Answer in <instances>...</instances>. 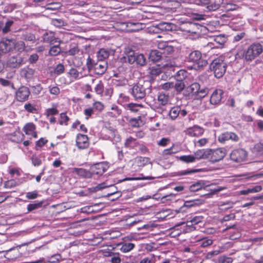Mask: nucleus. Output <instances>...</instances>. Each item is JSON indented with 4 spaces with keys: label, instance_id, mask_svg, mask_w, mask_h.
Returning <instances> with one entry per match:
<instances>
[{
    "label": "nucleus",
    "instance_id": "cd10ccee",
    "mask_svg": "<svg viewBox=\"0 0 263 263\" xmlns=\"http://www.w3.org/2000/svg\"><path fill=\"white\" fill-rule=\"evenodd\" d=\"M138 145V143L136 139L132 137L127 138L124 142L125 147L129 149L134 148L137 147Z\"/></svg>",
    "mask_w": 263,
    "mask_h": 263
},
{
    "label": "nucleus",
    "instance_id": "f257e3e1",
    "mask_svg": "<svg viewBox=\"0 0 263 263\" xmlns=\"http://www.w3.org/2000/svg\"><path fill=\"white\" fill-rule=\"evenodd\" d=\"M185 61L192 63L190 69L196 70L203 69L208 64V61L203 58L201 52L198 50L189 51L185 57Z\"/></svg>",
    "mask_w": 263,
    "mask_h": 263
},
{
    "label": "nucleus",
    "instance_id": "13d9d810",
    "mask_svg": "<svg viewBox=\"0 0 263 263\" xmlns=\"http://www.w3.org/2000/svg\"><path fill=\"white\" fill-rule=\"evenodd\" d=\"M228 132H224L221 134L218 137V140L219 142L224 143L227 141L229 140Z\"/></svg>",
    "mask_w": 263,
    "mask_h": 263
},
{
    "label": "nucleus",
    "instance_id": "9b49d317",
    "mask_svg": "<svg viewBox=\"0 0 263 263\" xmlns=\"http://www.w3.org/2000/svg\"><path fill=\"white\" fill-rule=\"evenodd\" d=\"M247 157V152L242 148L234 149L230 154L231 159L236 162L245 161Z\"/></svg>",
    "mask_w": 263,
    "mask_h": 263
},
{
    "label": "nucleus",
    "instance_id": "5701e85b",
    "mask_svg": "<svg viewBox=\"0 0 263 263\" xmlns=\"http://www.w3.org/2000/svg\"><path fill=\"white\" fill-rule=\"evenodd\" d=\"M71 172L73 174H76L81 177L91 178L90 170L88 171L82 168L74 167L71 168Z\"/></svg>",
    "mask_w": 263,
    "mask_h": 263
},
{
    "label": "nucleus",
    "instance_id": "dca6fc26",
    "mask_svg": "<svg viewBox=\"0 0 263 263\" xmlns=\"http://www.w3.org/2000/svg\"><path fill=\"white\" fill-rule=\"evenodd\" d=\"M30 90L26 86H22L15 92V98L19 102H24L28 99L30 95Z\"/></svg>",
    "mask_w": 263,
    "mask_h": 263
},
{
    "label": "nucleus",
    "instance_id": "ea45409f",
    "mask_svg": "<svg viewBox=\"0 0 263 263\" xmlns=\"http://www.w3.org/2000/svg\"><path fill=\"white\" fill-rule=\"evenodd\" d=\"M135 245L131 242L124 243L121 247L120 250L123 253H127L134 249Z\"/></svg>",
    "mask_w": 263,
    "mask_h": 263
},
{
    "label": "nucleus",
    "instance_id": "de8ad7c7",
    "mask_svg": "<svg viewBox=\"0 0 263 263\" xmlns=\"http://www.w3.org/2000/svg\"><path fill=\"white\" fill-rule=\"evenodd\" d=\"M174 88L177 92H181L182 91L185 87L184 83L183 81H176L175 83L173 82Z\"/></svg>",
    "mask_w": 263,
    "mask_h": 263
},
{
    "label": "nucleus",
    "instance_id": "052dcab7",
    "mask_svg": "<svg viewBox=\"0 0 263 263\" xmlns=\"http://www.w3.org/2000/svg\"><path fill=\"white\" fill-rule=\"evenodd\" d=\"M95 90L98 95H102L104 91V86L101 81H99V83L97 84L95 88Z\"/></svg>",
    "mask_w": 263,
    "mask_h": 263
},
{
    "label": "nucleus",
    "instance_id": "e2e57ef3",
    "mask_svg": "<svg viewBox=\"0 0 263 263\" xmlns=\"http://www.w3.org/2000/svg\"><path fill=\"white\" fill-rule=\"evenodd\" d=\"M233 259L226 256H221L218 258V263H232Z\"/></svg>",
    "mask_w": 263,
    "mask_h": 263
},
{
    "label": "nucleus",
    "instance_id": "3c124183",
    "mask_svg": "<svg viewBox=\"0 0 263 263\" xmlns=\"http://www.w3.org/2000/svg\"><path fill=\"white\" fill-rule=\"evenodd\" d=\"M51 24L59 28H60L65 25L64 21L61 18H52L51 21Z\"/></svg>",
    "mask_w": 263,
    "mask_h": 263
},
{
    "label": "nucleus",
    "instance_id": "5fc2aeb1",
    "mask_svg": "<svg viewBox=\"0 0 263 263\" xmlns=\"http://www.w3.org/2000/svg\"><path fill=\"white\" fill-rule=\"evenodd\" d=\"M198 172V171L196 169H187L185 170L179 171L177 173V174L178 176H185L193 174Z\"/></svg>",
    "mask_w": 263,
    "mask_h": 263
},
{
    "label": "nucleus",
    "instance_id": "f03ea898",
    "mask_svg": "<svg viewBox=\"0 0 263 263\" xmlns=\"http://www.w3.org/2000/svg\"><path fill=\"white\" fill-rule=\"evenodd\" d=\"M227 63L225 61V57L220 55L214 59L210 64V69L213 72L214 76L218 78H222L226 73Z\"/></svg>",
    "mask_w": 263,
    "mask_h": 263
},
{
    "label": "nucleus",
    "instance_id": "c9c22d12",
    "mask_svg": "<svg viewBox=\"0 0 263 263\" xmlns=\"http://www.w3.org/2000/svg\"><path fill=\"white\" fill-rule=\"evenodd\" d=\"M143 107L141 104L130 103L126 104L125 108L132 112H136L138 111L139 108Z\"/></svg>",
    "mask_w": 263,
    "mask_h": 263
},
{
    "label": "nucleus",
    "instance_id": "bb28decb",
    "mask_svg": "<svg viewBox=\"0 0 263 263\" xmlns=\"http://www.w3.org/2000/svg\"><path fill=\"white\" fill-rule=\"evenodd\" d=\"M110 54V51L105 48H101L97 52V58L99 61H104L107 59Z\"/></svg>",
    "mask_w": 263,
    "mask_h": 263
},
{
    "label": "nucleus",
    "instance_id": "a18cd8bd",
    "mask_svg": "<svg viewBox=\"0 0 263 263\" xmlns=\"http://www.w3.org/2000/svg\"><path fill=\"white\" fill-rule=\"evenodd\" d=\"M21 38L23 40L33 42L35 40V35L30 32H25L23 33Z\"/></svg>",
    "mask_w": 263,
    "mask_h": 263
},
{
    "label": "nucleus",
    "instance_id": "6e6d98bb",
    "mask_svg": "<svg viewBox=\"0 0 263 263\" xmlns=\"http://www.w3.org/2000/svg\"><path fill=\"white\" fill-rule=\"evenodd\" d=\"M24 108L26 110L30 113H35L37 111V109L35 105L30 103L25 104Z\"/></svg>",
    "mask_w": 263,
    "mask_h": 263
},
{
    "label": "nucleus",
    "instance_id": "6e6552de",
    "mask_svg": "<svg viewBox=\"0 0 263 263\" xmlns=\"http://www.w3.org/2000/svg\"><path fill=\"white\" fill-rule=\"evenodd\" d=\"M201 26L197 23H187L183 25L181 27V30L189 33V35H198L200 31Z\"/></svg>",
    "mask_w": 263,
    "mask_h": 263
},
{
    "label": "nucleus",
    "instance_id": "603ef678",
    "mask_svg": "<svg viewBox=\"0 0 263 263\" xmlns=\"http://www.w3.org/2000/svg\"><path fill=\"white\" fill-rule=\"evenodd\" d=\"M15 48L17 51L21 52L25 49V45L24 42L22 41H16L14 40Z\"/></svg>",
    "mask_w": 263,
    "mask_h": 263
},
{
    "label": "nucleus",
    "instance_id": "864d4df0",
    "mask_svg": "<svg viewBox=\"0 0 263 263\" xmlns=\"http://www.w3.org/2000/svg\"><path fill=\"white\" fill-rule=\"evenodd\" d=\"M179 159L185 163H192L195 162V158L193 155H184L180 157Z\"/></svg>",
    "mask_w": 263,
    "mask_h": 263
},
{
    "label": "nucleus",
    "instance_id": "c03bdc74",
    "mask_svg": "<svg viewBox=\"0 0 263 263\" xmlns=\"http://www.w3.org/2000/svg\"><path fill=\"white\" fill-rule=\"evenodd\" d=\"M162 72L161 68L158 65L154 66L149 68V73L152 76H158Z\"/></svg>",
    "mask_w": 263,
    "mask_h": 263
},
{
    "label": "nucleus",
    "instance_id": "c85d7f7f",
    "mask_svg": "<svg viewBox=\"0 0 263 263\" xmlns=\"http://www.w3.org/2000/svg\"><path fill=\"white\" fill-rule=\"evenodd\" d=\"M262 187L260 185H256L240 191L241 195H247L249 193H257L261 191Z\"/></svg>",
    "mask_w": 263,
    "mask_h": 263
},
{
    "label": "nucleus",
    "instance_id": "680f3d73",
    "mask_svg": "<svg viewBox=\"0 0 263 263\" xmlns=\"http://www.w3.org/2000/svg\"><path fill=\"white\" fill-rule=\"evenodd\" d=\"M104 106L103 104L100 101H96L93 103V109L98 111H101L103 110Z\"/></svg>",
    "mask_w": 263,
    "mask_h": 263
},
{
    "label": "nucleus",
    "instance_id": "e433bc0d",
    "mask_svg": "<svg viewBox=\"0 0 263 263\" xmlns=\"http://www.w3.org/2000/svg\"><path fill=\"white\" fill-rule=\"evenodd\" d=\"M209 89L206 87L200 88L194 96L196 99H201L205 97L209 93Z\"/></svg>",
    "mask_w": 263,
    "mask_h": 263
},
{
    "label": "nucleus",
    "instance_id": "09e8293b",
    "mask_svg": "<svg viewBox=\"0 0 263 263\" xmlns=\"http://www.w3.org/2000/svg\"><path fill=\"white\" fill-rule=\"evenodd\" d=\"M213 243V240L211 239L203 238L199 241V244L202 248H205L211 245Z\"/></svg>",
    "mask_w": 263,
    "mask_h": 263
},
{
    "label": "nucleus",
    "instance_id": "a211bd4d",
    "mask_svg": "<svg viewBox=\"0 0 263 263\" xmlns=\"http://www.w3.org/2000/svg\"><path fill=\"white\" fill-rule=\"evenodd\" d=\"M223 94L222 89H215L212 93L210 97V103L212 105H218L220 104Z\"/></svg>",
    "mask_w": 263,
    "mask_h": 263
},
{
    "label": "nucleus",
    "instance_id": "423d86ee",
    "mask_svg": "<svg viewBox=\"0 0 263 263\" xmlns=\"http://www.w3.org/2000/svg\"><path fill=\"white\" fill-rule=\"evenodd\" d=\"M223 0H195V3L200 6H206L210 11H215L223 4Z\"/></svg>",
    "mask_w": 263,
    "mask_h": 263
},
{
    "label": "nucleus",
    "instance_id": "a19ab883",
    "mask_svg": "<svg viewBox=\"0 0 263 263\" xmlns=\"http://www.w3.org/2000/svg\"><path fill=\"white\" fill-rule=\"evenodd\" d=\"M60 44L52 46L49 51V54L52 56H57L59 54L61 51V49L60 47Z\"/></svg>",
    "mask_w": 263,
    "mask_h": 263
},
{
    "label": "nucleus",
    "instance_id": "8fccbe9b",
    "mask_svg": "<svg viewBox=\"0 0 263 263\" xmlns=\"http://www.w3.org/2000/svg\"><path fill=\"white\" fill-rule=\"evenodd\" d=\"M69 120V117L67 116L65 112H62L60 114V120L59 123L60 125H67L68 122Z\"/></svg>",
    "mask_w": 263,
    "mask_h": 263
},
{
    "label": "nucleus",
    "instance_id": "7ed1b4c3",
    "mask_svg": "<svg viewBox=\"0 0 263 263\" xmlns=\"http://www.w3.org/2000/svg\"><path fill=\"white\" fill-rule=\"evenodd\" d=\"M263 51L262 46L259 43H254L244 51L243 57L247 62H251Z\"/></svg>",
    "mask_w": 263,
    "mask_h": 263
},
{
    "label": "nucleus",
    "instance_id": "49530a36",
    "mask_svg": "<svg viewBox=\"0 0 263 263\" xmlns=\"http://www.w3.org/2000/svg\"><path fill=\"white\" fill-rule=\"evenodd\" d=\"M48 90L52 95L58 96L60 93V89L58 86L50 85L48 86Z\"/></svg>",
    "mask_w": 263,
    "mask_h": 263
},
{
    "label": "nucleus",
    "instance_id": "1a4fd4ad",
    "mask_svg": "<svg viewBox=\"0 0 263 263\" xmlns=\"http://www.w3.org/2000/svg\"><path fill=\"white\" fill-rule=\"evenodd\" d=\"M108 168L107 163L104 162L98 163L91 166L90 168L91 178H95V176H99L102 175Z\"/></svg>",
    "mask_w": 263,
    "mask_h": 263
},
{
    "label": "nucleus",
    "instance_id": "0e129e2a",
    "mask_svg": "<svg viewBox=\"0 0 263 263\" xmlns=\"http://www.w3.org/2000/svg\"><path fill=\"white\" fill-rule=\"evenodd\" d=\"M39 196L38 192L37 191H33L32 192H29L26 193V197L28 199H35Z\"/></svg>",
    "mask_w": 263,
    "mask_h": 263
},
{
    "label": "nucleus",
    "instance_id": "4d7b16f0",
    "mask_svg": "<svg viewBox=\"0 0 263 263\" xmlns=\"http://www.w3.org/2000/svg\"><path fill=\"white\" fill-rule=\"evenodd\" d=\"M148 161V159L146 157H139L136 159V162L139 166L142 167L144 166Z\"/></svg>",
    "mask_w": 263,
    "mask_h": 263
},
{
    "label": "nucleus",
    "instance_id": "f8f14e48",
    "mask_svg": "<svg viewBox=\"0 0 263 263\" xmlns=\"http://www.w3.org/2000/svg\"><path fill=\"white\" fill-rule=\"evenodd\" d=\"M187 114V111L184 107L178 105L172 107L169 111V116L172 120H175L178 117L181 118Z\"/></svg>",
    "mask_w": 263,
    "mask_h": 263
},
{
    "label": "nucleus",
    "instance_id": "20e7f679",
    "mask_svg": "<svg viewBox=\"0 0 263 263\" xmlns=\"http://www.w3.org/2000/svg\"><path fill=\"white\" fill-rule=\"evenodd\" d=\"M124 59L130 64L136 63L140 66H143L146 62V59L142 54L136 53L133 50H129L126 54V57H124Z\"/></svg>",
    "mask_w": 263,
    "mask_h": 263
},
{
    "label": "nucleus",
    "instance_id": "72a5a7b5",
    "mask_svg": "<svg viewBox=\"0 0 263 263\" xmlns=\"http://www.w3.org/2000/svg\"><path fill=\"white\" fill-rule=\"evenodd\" d=\"M108 138L112 141L113 143H118L120 141L121 138L116 130H110V135Z\"/></svg>",
    "mask_w": 263,
    "mask_h": 263
},
{
    "label": "nucleus",
    "instance_id": "0eeeda50",
    "mask_svg": "<svg viewBox=\"0 0 263 263\" xmlns=\"http://www.w3.org/2000/svg\"><path fill=\"white\" fill-rule=\"evenodd\" d=\"M211 41L207 43L206 46L211 49L221 48L227 41V37L224 35L210 37Z\"/></svg>",
    "mask_w": 263,
    "mask_h": 263
},
{
    "label": "nucleus",
    "instance_id": "393cba45",
    "mask_svg": "<svg viewBox=\"0 0 263 263\" xmlns=\"http://www.w3.org/2000/svg\"><path fill=\"white\" fill-rule=\"evenodd\" d=\"M163 54L160 51L157 50H152L149 53V59L154 62L159 61Z\"/></svg>",
    "mask_w": 263,
    "mask_h": 263
},
{
    "label": "nucleus",
    "instance_id": "bf43d9fd",
    "mask_svg": "<svg viewBox=\"0 0 263 263\" xmlns=\"http://www.w3.org/2000/svg\"><path fill=\"white\" fill-rule=\"evenodd\" d=\"M13 24V21L12 20H8L5 25V26L2 28V31L4 33H7L10 30V27Z\"/></svg>",
    "mask_w": 263,
    "mask_h": 263
},
{
    "label": "nucleus",
    "instance_id": "774afa93",
    "mask_svg": "<svg viewBox=\"0 0 263 263\" xmlns=\"http://www.w3.org/2000/svg\"><path fill=\"white\" fill-rule=\"evenodd\" d=\"M127 80L124 78L121 79L115 80V84L117 86H125L127 83Z\"/></svg>",
    "mask_w": 263,
    "mask_h": 263
},
{
    "label": "nucleus",
    "instance_id": "b1692460",
    "mask_svg": "<svg viewBox=\"0 0 263 263\" xmlns=\"http://www.w3.org/2000/svg\"><path fill=\"white\" fill-rule=\"evenodd\" d=\"M67 76L70 79L71 81L79 80L83 77L82 74L77 69L71 68L67 72Z\"/></svg>",
    "mask_w": 263,
    "mask_h": 263
},
{
    "label": "nucleus",
    "instance_id": "2f4dec72",
    "mask_svg": "<svg viewBox=\"0 0 263 263\" xmlns=\"http://www.w3.org/2000/svg\"><path fill=\"white\" fill-rule=\"evenodd\" d=\"M174 28V25L171 23L163 22L158 25V28L161 31H171Z\"/></svg>",
    "mask_w": 263,
    "mask_h": 263
},
{
    "label": "nucleus",
    "instance_id": "58836bf2",
    "mask_svg": "<svg viewBox=\"0 0 263 263\" xmlns=\"http://www.w3.org/2000/svg\"><path fill=\"white\" fill-rule=\"evenodd\" d=\"M200 88V86L198 83H194L192 84L188 88V91H189L191 93H192L193 96H195V95L197 93L199 89Z\"/></svg>",
    "mask_w": 263,
    "mask_h": 263
},
{
    "label": "nucleus",
    "instance_id": "ddd939ff",
    "mask_svg": "<svg viewBox=\"0 0 263 263\" xmlns=\"http://www.w3.org/2000/svg\"><path fill=\"white\" fill-rule=\"evenodd\" d=\"M25 64L23 58L18 55L10 57L6 62V67L10 68H17Z\"/></svg>",
    "mask_w": 263,
    "mask_h": 263
},
{
    "label": "nucleus",
    "instance_id": "aec40b11",
    "mask_svg": "<svg viewBox=\"0 0 263 263\" xmlns=\"http://www.w3.org/2000/svg\"><path fill=\"white\" fill-rule=\"evenodd\" d=\"M157 46L158 48L161 50L160 51L163 54L164 57L171 54L174 51L173 47L168 45V43L165 41H158Z\"/></svg>",
    "mask_w": 263,
    "mask_h": 263
},
{
    "label": "nucleus",
    "instance_id": "79ce46f5",
    "mask_svg": "<svg viewBox=\"0 0 263 263\" xmlns=\"http://www.w3.org/2000/svg\"><path fill=\"white\" fill-rule=\"evenodd\" d=\"M187 72L183 69L179 70L176 75L175 76V79L176 81H183L187 77Z\"/></svg>",
    "mask_w": 263,
    "mask_h": 263
},
{
    "label": "nucleus",
    "instance_id": "2eb2a0df",
    "mask_svg": "<svg viewBox=\"0 0 263 263\" xmlns=\"http://www.w3.org/2000/svg\"><path fill=\"white\" fill-rule=\"evenodd\" d=\"M43 42L50 44H54L55 43H61V41L60 39L55 36L54 33L51 31H46L42 34Z\"/></svg>",
    "mask_w": 263,
    "mask_h": 263
},
{
    "label": "nucleus",
    "instance_id": "c756f323",
    "mask_svg": "<svg viewBox=\"0 0 263 263\" xmlns=\"http://www.w3.org/2000/svg\"><path fill=\"white\" fill-rule=\"evenodd\" d=\"M121 114V110L116 105H113L110 109L107 112L108 116L116 118Z\"/></svg>",
    "mask_w": 263,
    "mask_h": 263
},
{
    "label": "nucleus",
    "instance_id": "4be33fe9",
    "mask_svg": "<svg viewBox=\"0 0 263 263\" xmlns=\"http://www.w3.org/2000/svg\"><path fill=\"white\" fill-rule=\"evenodd\" d=\"M65 66L63 64L59 63L54 67L50 68V73L52 76H58L64 72Z\"/></svg>",
    "mask_w": 263,
    "mask_h": 263
},
{
    "label": "nucleus",
    "instance_id": "37998d69",
    "mask_svg": "<svg viewBox=\"0 0 263 263\" xmlns=\"http://www.w3.org/2000/svg\"><path fill=\"white\" fill-rule=\"evenodd\" d=\"M43 201L37 202L33 203H30L27 205V211L30 212L34 210L38 209L42 207Z\"/></svg>",
    "mask_w": 263,
    "mask_h": 263
},
{
    "label": "nucleus",
    "instance_id": "f704fd0d",
    "mask_svg": "<svg viewBox=\"0 0 263 263\" xmlns=\"http://www.w3.org/2000/svg\"><path fill=\"white\" fill-rule=\"evenodd\" d=\"M204 183L202 181L196 182L190 186V190L191 192H197L201 190L204 187Z\"/></svg>",
    "mask_w": 263,
    "mask_h": 263
},
{
    "label": "nucleus",
    "instance_id": "6ab92c4d",
    "mask_svg": "<svg viewBox=\"0 0 263 263\" xmlns=\"http://www.w3.org/2000/svg\"><path fill=\"white\" fill-rule=\"evenodd\" d=\"M76 145L79 149H85L89 146L88 137L85 135L78 134L76 138Z\"/></svg>",
    "mask_w": 263,
    "mask_h": 263
},
{
    "label": "nucleus",
    "instance_id": "4468645a",
    "mask_svg": "<svg viewBox=\"0 0 263 263\" xmlns=\"http://www.w3.org/2000/svg\"><path fill=\"white\" fill-rule=\"evenodd\" d=\"M14 40L3 39L0 42V50L3 53H8L15 48Z\"/></svg>",
    "mask_w": 263,
    "mask_h": 263
},
{
    "label": "nucleus",
    "instance_id": "9d476101",
    "mask_svg": "<svg viewBox=\"0 0 263 263\" xmlns=\"http://www.w3.org/2000/svg\"><path fill=\"white\" fill-rule=\"evenodd\" d=\"M129 92L135 100H141L146 95L145 88L140 84L134 85L129 89Z\"/></svg>",
    "mask_w": 263,
    "mask_h": 263
},
{
    "label": "nucleus",
    "instance_id": "412c9836",
    "mask_svg": "<svg viewBox=\"0 0 263 263\" xmlns=\"http://www.w3.org/2000/svg\"><path fill=\"white\" fill-rule=\"evenodd\" d=\"M35 73V70L28 66L24 67L21 69L20 75L26 79H32Z\"/></svg>",
    "mask_w": 263,
    "mask_h": 263
},
{
    "label": "nucleus",
    "instance_id": "4c0bfd02",
    "mask_svg": "<svg viewBox=\"0 0 263 263\" xmlns=\"http://www.w3.org/2000/svg\"><path fill=\"white\" fill-rule=\"evenodd\" d=\"M24 132L26 135H32L35 129V125L33 123H28L24 127Z\"/></svg>",
    "mask_w": 263,
    "mask_h": 263
},
{
    "label": "nucleus",
    "instance_id": "338daca9",
    "mask_svg": "<svg viewBox=\"0 0 263 263\" xmlns=\"http://www.w3.org/2000/svg\"><path fill=\"white\" fill-rule=\"evenodd\" d=\"M177 152V150H175L174 149V145H173L170 148L165 149L163 150L162 152V155L163 156L170 155L174 154H176Z\"/></svg>",
    "mask_w": 263,
    "mask_h": 263
},
{
    "label": "nucleus",
    "instance_id": "f3484780",
    "mask_svg": "<svg viewBox=\"0 0 263 263\" xmlns=\"http://www.w3.org/2000/svg\"><path fill=\"white\" fill-rule=\"evenodd\" d=\"M204 132V129L202 127L198 125H194L187 128L185 130V133L190 137H199L203 134Z\"/></svg>",
    "mask_w": 263,
    "mask_h": 263
},
{
    "label": "nucleus",
    "instance_id": "473e14b6",
    "mask_svg": "<svg viewBox=\"0 0 263 263\" xmlns=\"http://www.w3.org/2000/svg\"><path fill=\"white\" fill-rule=\"evenodd\" d=\"M157 101L159 105H166L169 101V96L165 93H161L158 95Z\"/></svg>",
    "mask_w": 263,
    "mask_h": 263
},
{
    "label": "nucleus",
    "instance_id": "69168bd1",
    "mask_svg": "<svg viewBox=\"0 0 263 263\" xmlns=\"http://www.w3.org/2000/svg\"><path fill=\"white\" fill-rule=\"evenodd\" d=\"M58 110L55 107L49 108L46 109L45 115L48 117L58 114Z\"/></svg>",
    "mask_w": 263,
    "mask_h": 263
},
{
    "label": "nucleus",
    "instance_id": "39448f33",
    "mask_svg": "<svg viewBox=\"0 0 263 263\" xmlns=\"http://www.w3.org/2000/svg\"><path fill=\"white\" fill-rule=\"evenodd\" d=\"M208 159L212 162H217L223 159L226 155L227 150L224 148L208 149Z\"/></svg>",
    "mask_w": 263,
    "mask_h": 263
},
{
    "label": "nucleus",
    "instance_id": "7c9ffc66",
    "mask_svg": "<svg viewBox=\"0 0 263 263\" xmlns=\"http://www.w3.org/2000/svg\"><path fill=\"white\" fill-rule=\"evenodd\" d=\"M107 68V64L103 63L102 64H96L94 69L96 74L102 75L105 73Z\"/></svg>",
    "mask_w": 263,
    "mask_h": 263
},
{
    "label": "nucleus",
    "instance_id": "a878e982",
    "mask_svg": "<svg viewBox=\"0 0 263 263\" xmlns=\"http://www.w3.org/2000/svg\"><path fill=\"white\" fill-rule=\"evenodd\" d=\"M208 149H200L197 151L193 155L195 160L201 159H208L209 155Z\"/></svg>",
    "mask_w": 263,
    "mask_h": 263
}]
</instances>
